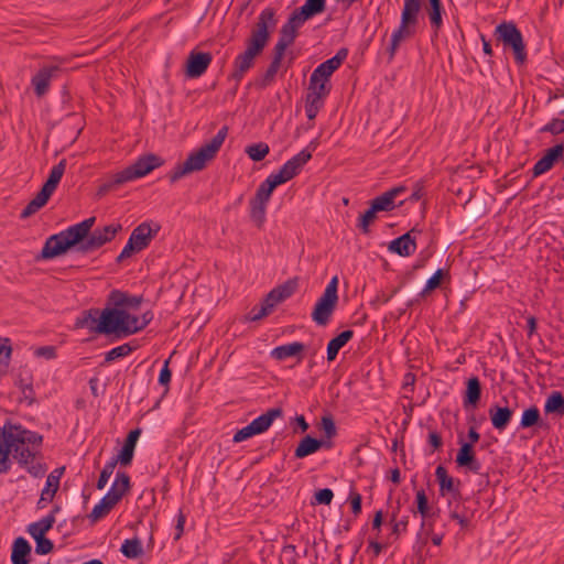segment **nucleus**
Returning <instances> with one entry per match:
<instances>
[{
  "label": "nucleus",
  "mask_w": 564,
  "mask_h": 564,
  "mask_svg": "<svg viewBox=\"0 0 564 564\" xmlns=\"http://www.w3.org/2000/svg\"><path fill=\"white\" fill-rule=\"evenodd\" d=\"M42 436L21 425L11 423L0 426V474L11 469L10 455L34 478L45 475L47 466L42 462Z\"/></svg>",
  "instance_id": "1"
},
{
  "label": "nucleus",
  "mask_w": 564,
  "mask_h": 564,
  "mask_svg": "<svg viewBox=\"0 0 564 564\" xmlns=\"http://www.w3.org/2000/svg\"><path fill=\"white\" fill-rule=\"evenodd\" d=\"M275 9L264 8L251 30L250 36L246 41V50L239 53L232 63V72L229 80H235L236 87L253 66L256 58L263 52L269 43L271 32L276 26Z\"/></svg>",
  "instance_id": "2"
},
{
  "label": "nucleus",
  "mask_w": 564,
  "mask_h": 564,
  "mask_svg": "<svg viewBox=\"0 0 564 564\" xmlns=\"http://www.w3.org/2000/svg\"><path fill=\"white\" fill-rule=\"evenodd\" d=\"M227 134L228 127L224 126L209 142L192 152L184 163L176 165L169 174L171 183H175L186 174L204 170L216 158Z\"/></svg>",
  "instance_id": "3"
},
{
  "label": "nucleus",
  "mask_w": 564,
  "mask_h": 564,
  "mask_svg": "<svg viewBox=\"0 0 564 564\" xmlns=\"http://www.w3.org/2000/svg\"><path fill=\"white\" fill-rule=\"evenodd\" d=\"M163 164V160L155 154H147L139 158L133 164L123 169L122 171L111 175L107 178L98 189V194L102 195L113 189H117L120 185L143 177L154 169L160 167Z\"/></svg>",
  "instance_id": "4"
},
{
  "label": "nucleus",
  "mask_w": 564,
  "mask_h": 564,
  "mask_svg": "<svg viewBox=\"0 0 564 564\" xmlns=\"http://www.w3.org/2000/svg\"><path fill=\"white\" fill-rule=\"evenodd\" d=\"M120 308L107 306L102 311L89 310L84 316L77 318V327H87L90 332L97 334H117L121 336L122 321L120 318Z\"/></svg>",
  "instance_id": "5"
},
{
  "label": "nucleus",
  "mask_w": 564,
  "mask_h": 564,
  "mask_svg": "<svg viewBox=\"0 0 564 564\" xmlns=\"http://www.w3.org/2000/svg\"><path fill=\"white\" fill-rule=\"evenodd\" d=\"M495 36L505 48H511L517 64L522 65L527 61V50L522 33L513 22H502L495 29Z\"/></svg>",
  "instance_id": "6"
},
{
  "label": "nucleus",
  "mask_w": 564,
  "mask_h": 564,
  "mask_svg": "<svg viewBox=\"0 0 564 564\" xmlns=\"http://www.w3.org/2000/svg\"><path fill=\"white\" fill-rule=\"evenodd\" d=\"M337 289L338 278L334 276L313 308L312 319L317 325L325 326L328 324L338 302Z\"/></svg>",
  "instance_id": "7"
},
{
  "label": "nucleus",
  "mask_w": 564,
  "mask_h": 564,
  "mask_svg": "<svg viewBox=\"0 0 564 564\" xmlns=\"http://www.w3.org/2000/svg\"><path fill=\"white\" fill-rule=\"evenodd\" d=\"M317 143L312 141L306 149L288 160L279 170L278 173L271 175L281 185L293 177H295L302 170V167L312 159V153L315 151Z\"/></svg>",
  "instance_id": "8"
},
{
  "label": "nucleus",
  "mask_w": 564,
  "mask_h": 564,
  "mask_svg": "<svg viewBox=\"0 0 564 564\" xmlns=\"http://www.w3.org/2000/svg\"><path fill=\"white\" fill-rule=\"evenodd\" d=\"M122 230L121 224H110L104 226L102 228H96L95 230H90L86 240L77 247V250L82 253H89L95 250H98L106 243L110 242L116 235Z\"/></svg>",
  "instance_id": "9"
},
{
  "label": "nucleus",
  "mask_w": 564,
  "mask_h": 564,
  "mask_svg": "<svg viewBox=\"0 0 564 564\" xmlns=\"http://www.w3.org/2000/svg\"><path fill=\"white\" fill-rule=\"evenodd\" d=\"M62 69L57 65H44L31 78L36 97L41 98L47 94L52 79L59 76Z\"/></svg>",
  "instance_id": "10"
},
{
  "label": "nucleus",
  "mask_w": 564,
  "mask_h": 564,
  "mask_svg": "<svg viewBox=\"0 0 564 564\" xmlns=\"http://www.w3.org/2000/svg\"><path fill=\"white\" fill-rule=\"evenodd\" d=\"M297 19L299 17L292 12L288 21L282 25L279 40L273 48L274 51L285 54L286 48L293 44L299 34V29L304 23V21Z\"/></svg>",
  "instance_id": "11"
},
{
  "label": "nucleus",
  "mask_w": 564,
  "mask_h": 564,
  "mask_svg": "<svg viewBox=\"0 0 564 564\" xmlns=\"http://www.w3.org/2000/svg\"><path fill=\"white\" fill-rule=\"evenodd\" d=\"M297 19L299 17L292 12L288 21L282 25L279 40L273 48L274 51L285 54L286 48L293 44L299 34V29L304 23V21Z\"/></svg>",
  "instance_id": "12"
},
{
  "label": "nucleus",
  "mask_w": 564,
  "mask_h": 564,
  "mask_svg": "<svg viewBox=\"0 0 564 564\" xmlns=\"http://www.w3.org/2000/svg\"><path fill=\"white\" fill-rule=\"evenodd\" d=\"M95 223L96 217L93 216L78 224L69 226L67 229L61 231L59 234L70 248L76 246L79 247L86 240Z\"/></svg>",
  "instance_id": "13"
},
{
  "label": "nucleus",
  "mask_w": 564,
  "mask_h": 564,
  "mask_svg": "<svg viewBox=\"0 0 564 564\" xmlns=\"http://www.w3.org/2000/svg\"><path fill=\"white\" fill-rule=\"evenodd\" d=\"M213 61V55L208 52H198L193 50L187 57L185 75L188 78L200 77Z\"/></svg>",
  "instance_id": "14"
},
{
  "label": "nucleus",
  "mask_w": 564,
  "mask_h": 564,
  "mask_svg": "<svg viewBox=\"0 0 564 564\" xmlns=\"http://www.w3.org/2000/svg\"><path fill=\"white\" fill-rule=\"evenodd\" d=\"M419 234H421V230L413 227L408 232L390 241L388 247L389 251L401 257L412 256L416 250L415 238Z\"/></svg>",
  "instance_id": "15"
},
{
  "label": "nucleus",
  "mask_w": 564,
  "mask_h": 564,
  "mask_svg": "<svg viewBox=\"0 0 564 564\" xmlns=\"http://www.w3.org/2000/svg\"><path fill=\"white\" fill-rule=\"evenodd\" d=\"M404 192H406V187L403 185L392 187L387 192L382 193L381 195L375 197L370 202V204L378 212H391L394 208L400 207L404 204L405 200H400L399 203H395V199Z\"/></svg>",
  "instance_id": "16"
},
{
  "label": "nucleus",
  "mask_w": 564,
  "mask_h": 564,
  "mask_svg": "<svg viewBox=\"0 0 564 564\" xmlns=\"http://www.w3.org/2000/svg\"><path fill=\"white\" fill-rule=\"evenodd\" d=\"M122 497L123 496L119 490H117V485L112 484L106 496L93 508L89 518L94 521L104 518L122 499Z\"/></svg>",
  "instance_id": "17"
},
{
  "label": "nucleus",
  "mask_w": 564,
  "mask_h": 564,
  "mask_svg": "<svg viewBox=\"0 0 564 564\" xmlns=\"http://www.w3.org/2000/svg\"><path fill=\"white\" fill-rule=\"evenodd\" d=\"M348 55L347 48H340L338 52L329 59L321 63L312 73L313 80L316 78H321L324 82H328V78L332 74L337 70L343 62L346 59Z\"/></svg>",
  "instance_id": "18"
},
{
  "label": "nucleus",
  "mask_w": 564,
  "mask_h": 564,
  "mask_svg": "<svg viewBox=\"0 0 564 564\" xmlns=\"http://www.w3.org/2000/svg\"><path fill=\"white\" fill-rule=\"evenodd\" d=\"M160 229V225L154 224L153 228L151 223L144 221L132 230L129 239H131L133 243L142 251L149 247L152 239L158 235Z\"/></svg>",
  "instance_id": "19"
},
{
  "label": "nucleus",
  "mask_w": 564,
  "mask_h": 564,
  "mask_svg": "<svg viewBox=\"0 0 564 564\" xmlns=\"http://www.w3.org/2000/svg\"><path fill=\"white\" fill-rule=\"evenodd\" d=\"M435 476L440 485L441 496L449 495L455 500L460 498V481L449 476L444 466L438 465L436 467Z\"/></svg>",
  "instance_id": "20"
},
{
  "label": "nucleus",
  "mask_w": 564,
  "mask_h": 564,
  "mask_svg": "<svg viewBox=\"0 0 564 564\" xmlns=\"http://www.w3.org/2000/svg\"><path fill=\"white\" fill-rule=\"evenodd\" d=\"M564 143H558L545 151V154L534 164L532 169L533 176H540L550 171L555 162L563 158Z\"/></svg>",
  "instance_id": "21"
},
{
  "label": "nucleus",
  "mask_w": 564,
  "mask_h": 564,
  "mask_svg": "<svg viewBox=\"0 0 564 564\" xmlns=\"http://www.w3.org/2000/svg\"><path fill=\"white\" fill-rule=\"evenodd\" d=\"M305 348L306 347L303 343L293 341L290 344L274 347L271 350L270 356L272 359H274L276 361H284L288 358H295L296 362L300 364L304 359Z\"/></svg>",
  "instance_id": "22"
},
{
  "label": "nucleus",
  "mask_w": 564,
  "mask_h": 564,
  "mask_svg": "<svg viewBox=\"0 0 564 564\" xmlns=\"http://www.w3.org/2000/svg\"><path fill=\"white\" fill-rule=\"evenodd\" d=\"M68 249H70L69 245L66 240L63 239L62 235L55 234L48 237L44 243V247L41 251V254L37 259H53L63 253H65Z\"/></svg>",
  "instance_id": "23"
},
{
  "label": "nucleus",
  "mask_w": 564,
  "mask_h": 564,
  "mask_svg": "<svg viewBox=\"0 0 564 564\" xmlns=\"http://www.w3.org/2000/svg\"><path fill=\"white\" fill-rule=\"evenodd\" d=\"M142 301V296L129 295L128 293L119 290H113L108 295V305L122 310L138 308Z\"/></svg>",
  "instance_id": "24"
},
{
  "label": "nucleus",
  "mask_w": 564,
  "mask_h": 564,
  "mask_svg": "<svg viewBox=\"0 0 564 564\" xmlns=\"http://www.w3.org/2000/svg\"><path fill=\"white\" fill-rule=\"evenodd\" d=\"M332 445L333 444H332L330 441L326 442V441L317 440L315 437L306 435L304 438H302V441L300 442V444L295 448L294 456L296 458H304V457H306L308 455H312V454L316 453L322 447L330 448Z\"/></svg>",
  "instance_id": "25"
},
{
  "label": "nucleus",
  "mask_w": 564,
  "mask_h": 564,
  "mask_svg": "<svg viewBox=\"0 0 564 564\" xmlns=\"http://www.w3.org/2000/svg\"><path fill=\"white\" fill-rule=\"evenodd\" d=\"M415 33V26L411 24H404V21L401 20L399 28L392 33L391 42L388 47L389 61H392L395 56V53L400 46V43L413 36Z\"/></svg>",
  "instance_id": "26"
},
{
  "label": "nucleus",
  "mask_w": 564,
  "mask_h": 564,
  "mask_svg": "<svg viewBox=\"0 0 564 564\" xmlns=\"http://www.w3.org/2000/svg\"><path fill=\"white\" fill-rule=\"evenodd\" d=\"M481 398V384L478 377H471L467 380L466 390L464 394V408L475 409Z\"/></svg>",
  "instance_id": "27"
},
{
  "label": "nucleus",
  "mask_w": 564,
  "mask_h": 564,
  "mask_svg": "<svg viewBox=\"0 0 564 564\" xmlns=\"http://www.w3.org/2000/svg\"><path fill=\"white\" fill-rule=\"evenodd\" d=\"M513 411L508 406L491 405L489 409V416L492 426L499 431H503L510 423Z\"/></svg>",
  "instance_id": "28"
},
{
  "label": "nucleus",
  "mask_w": 564,
  "mask_h": 564,
  "mask_svg": "<svg viewBox=\"0 0 564 564\" xmlns=\"http://www.w3.org/2000/svg\"><path fill=\"white\" fill-rule=\"evenodd\" d=\"M326 9V0H306L305 3L295 9L293 13H295L299 19L302 21H307L313 17L323 13Z\"/></svg>",
  "instance_id": "29"
},
{
  "label": "nucleus",
  "mask_w": 564,
  "mask_h": 564,
  "mask_svg": "<svg viewBox=\"0 0 564 564\" xmlns=\"http://www.w3.org/2000/svg\"><path fill=\"white\" fill-rule=\"evenodd\" d=\"M283 411L281 408L269 409L265 413L261 414L251 422L252 427L257 434L265 432L276 417L282 416Z\"/></svg>",
  "instance_id": "30"
},
{
  "label": "nucleus",
  "mask_w": 564,
  "mask_h": 564,
  "mask_svg": "<svg viewBox=\"0 0 564 564\" xmlns=\"http://www.w3.org/2000/svg\"><path fill=\"white\" fill-rule=\"evenodd\" d=\"M31 553L30 543L22 536L13 542L11 562L12 564H29L28 556Z\"/></svg>",
  "instance_id": "31"
},
{
  "label": "nucleus",
  "mask_w": 564,
  "mask_h": 564,
  "mask_svg": "<svg viewBox=\"0 0 564 564\" xmlns=\"http://www.w3.org/2000/svg\"><path fill=\"white\" fill-rule=\"evenodd\" d=\"M354 337V332L350 329L341 332L327 344V360L334 361L339 350Z\"/></svg>",
  "instance_id": "32"
},
{
  "label": "nucleus",
  "mask_w": 564,
  "mask_h": 564,
  "mask_svg": "<svg viewBox=\"0 0 564 564\" xmlns=\"http://www.w3.org/2000/svg\"><path fill=\"white\" fill-rule=\"evenodd\" d=\"M534 426L544 430L549 427L541 419L540 411L535 405L524 410L520 421V427L522 429H530Z\"/></svg>",
  "instance_id": "33"
},
{
  "label": "nucleus",
  "mask_w": 564,
  "mask_h": 564,
  "mask_svg": "<svg viewBox=\"0 0 564 564\" xmlns=\"http://www.w3.org/2000/svg\"><path fill=\"white\" fill-rule=\"evenodd\" d=\"M280 184L276 182V180L270 174L258 187L256 195L252 200L259 202L261 204H268L270 200V197L272 195V192L276 186Z\"/></svg>",
  "instance_id": "34"
},
{
  "label": "nucleus",
  "mask_w": 564,
  "mask_h": 564,
  "mask_svg": "<svg viewBox=\"0 0 564 564\" xmlns=\"http://www.w3.org/2000/svg\"><path fill=\"white\" fill-rule=\"evenodd\" d=\"M545 414L564 415V395L560 391H552L544 404Z\"/></svg>",
  "instance_id": "35"
},
{
  "label": "nucleus",
  "mask_w": 564,
  "mask_h": 564,
  "mask_svg": "<svg viewBox=\"0 0 564 564\" xmlns=\"http://www.w3.org/2000/svg\"><path fill=\"white\" fill-rule=\"evenodd\" d=\"M421 9V0H404L401 20L404 24L415 26L417 24V15Z\"/></svg>",
  "instance_id": "36"
},
{
  "label": "nucleus",
  "mask_w": 564,
  "mask_h": 564,
  "mask_svg": "<svg viewBox=\"0 0 564 564\" xmlns=\"http://www.w3.org/2000/svg\"><path fill=\"white\" fill-rule=\"evenodd\" d=\"M283 56H284L283 53H280V52L273 50V58L262 77L260 87L264 88L273 83L275 75L281 66Z\"/></svg>",
  "instance_id": "37"
},
{
  "label": "nucleus",
  "mask_w": 564,
  "mask_h": 564,
  "mask_svg": "<svg viewBox=\"0 0 564 564\" xmlns=\"http://www.w3.org/2000/svg\"><path fill=\"white\" fill-rule=\"evenodd\" d=\"M55 523V517L47 514L37 522H33L29 525L28 532L32 538H39V535L45 536V534L53 528Z\"/></svg>",
  "instance_id": "38"
},
{
  "label": "nucleus",
  "mask_w": 564,
  "mask_h": 564,
  "mask_svg": "<svg viewBox=\"0 0 564 564\" xmlns=\"http://www.w3.org/2000/svg\"><path fill=\"white\" fill-rule=\"evenodd\" d=\"M120 318L122 321V336H129L140 332L139 317L130 314L127 310L120 308Z\"/></svg>",
  "instance_id": "39"
},
{
  "label": "nucleus",
  "mask_w": 564,
  "mask_h": 564,
  "mask_svg": "<svg viewBox=\"0 0 564 564\" xmlns=\"http://www.w3.org/2000/svg\"><path fill=\"white\" fill-rule=\"evenodd\" d=\"M66 164V160L62 159L56 165H54L50 172L48 178L43 186L54 193L64 175Z\"/></svg>",
  "instance_id": "40"
},
{
  "label": "nucleus",
  "mask_w": 564,
  "mask_h": 564,
  "mask_svg": "<svg viewBox=\"0 0 564 564\" xmlns=\"http://www.w3.org/2000/svg\"><path fill=\"white\" fill-rule=\"evenodd\" d=\"M120 551L128 558H138L143 554L142 543L137 538L124 540Z\"/></svg>",
  "instance_id": "41"
},
{
  "label": "nucleus",
  "mask_w": 564,
  "mask_h": 564,
  "mask_svg": "<svg viewBox=\"0 0 564 564\" xmlns=\"http://www.w3.org/2000/svg\"><path fill=\"white\" fill-rule=\"evenodd\" d=\"M475 458L474 446L471 443H462L460 448L456 455V464L463 467Z\"/></svg>",
  "instance_id": "42"
},
{
  "label": "nucleus",
  "mask_w": 564,
  "mask_h": 564,
  "mask_svg": "<svg viewBox=\"0 0 564 564\" xmlns=\"http://www.w3.org/2000/svg\"><path fill=\"white\" fill-rule=\"evenodd\" d=\"M267 205L250 199V217L257 227H261L265 220Z\"/></svg>",
  "instance_id": "43"
},
{
  "label": "nucleus",
  "mask_w": 564,
  "mask_h": 564,
  "mask_svg": "<svg viewBox=\"0 0 564 564\" xmlns=\"http://www.w3.org/2000/svg\"><path fill=\"white\" fill-rule=\"evenodd\" d=\"M326 83L327 82H324L321 78L313 80V75H311L307 93H312L313 95L325 99L330 91V88L327 87Z\"/></svg>",
  "instance_id": "44"
},
{
  "label": "nucleus",
  "mask_w": 564,
  "mask_h": 564,
  "mask_svg": "<svg viewBox=\"0 0 564 564\" xmlns=\"http://www.w3.org/2000/svg\"><path fill=\"white\" fill-rule=\"evenodd\" d=\"M12 348L9 339L0 338V377L7 371Z\"/></svg>",
  "instance_id": "45"
},
{
  "label": "nucleus",
  "mask_w": 564,
  "mask_h": 564,
  "mask_svg": "<svg viewBox=\"0 0 564 564\" xmlns=\"http://www.w3.org/2000/svg\"><path fill=\"white\" fill-rule=\"evenodd\" d=\"M247 154L253 161H261L269 153V145L263 142L254 143L246 149Z\"/></svg>",
  "instance_id": "46"
},
{
  "label": "nucleus",
  "mask_w": 564,
  "mask_h": 564,
  "mask_svg": "<svg viewBox=\"0 0 564 564\" xmlns=\"http://www.w3.org/2000/svg\"><path fill=\"white\" fill-rule=\"evenodd\" d=\"M377 213L379 212L370 204V207L359 217L357 226L364 234L369 232V226L375 221Z\"/></svg>",
  "instance_id": "47"
},
{
  "label": "nucleus",
  "mask_w": 564,
  "mask_h": 564,
  "mask_svg": "<svg viewBox=\"0 0 564 564\" xmlns=\"http://www.w3.org/2000/svg\"><path fill=\"white\" fill-rule=\"evenodd\" d=\"M444 276L445 272L443 269L436 270V272L427 280L425 288L420 293V296L425 297L431 291L437 289Z\"/></svg>",
  "instance_id": "48"
},
{
  "label": "nucleus",
  "mask_w": 564,
  "mask_h": 564,
  "mask_svg": "<svg viewBox=\"0 0 564 564\" xmlns=\"http://www.w3.org/2000/svg\"><path fill=\"white\" fill-rule=\"evenodd\" d=\"M132 351V347L129 344H123L110 349L105 357L106 362H111L118 358L126 357Z\"/></svg>",
  "instance_id": "49"
},
{
  "label": "nucleus",
  "mask_w": 564,
  "mask_h": 564,
  "mask_svg": "<svg viewBox=\"0 0 564 564\" xmlns=\"http://www.w3.org/2000/svg\"><path fill=\"white\" fill-rule=\"evenodd\" d=\"M117 466V460H109L102 468L98 481H97V488L99 490L104 489L111 477L115 468Z\"/></svg>",
  "instance_id": "50"
},
{
  "label": "nucleus",
  "mask_w": 564,
  "mask_h": 564,
  "mask_svg": "<svg viewBox=\"0 0 564 564\" xmlns=\"http://www.w3.org/2000/svg\"><path fill=\"white\" fill-rule=\"evenodd\" d=\"M416 507H417V512L422 516L423 519H426L431 516V510H430V507H429V500H427V497L425 495V491L423 489L419 490L416 492Z\"/></svg>",
  "instance_id": "51"
},
{
  "label": "nucleus",
  "mask_w": 564,
  "mask_h": 564,
  "mask_svg": "<svg viewBox=\"0 0 564 564\" xmlns=\"http://www.w3.org/2000/svg\"><path fill=\"white\" fill-rule=\"evenodd\" d=\"M35 540V552L40 555L48 554L53 551L54 544L53 542L42 535H39V538H33Z\"/></svg>",
  "instance_id": "52"
},
{
  "label": "nucleus",
  "mask_w": 564,
  "mask_h": 564,
  "mask_svg": "<svg viewBox=\"0 0 564 564\" xmlns=\"http://www.w3.org/2000/svg\"><path fill=\"white\" fill-rule=\"evenodd\" d=\"M58 476L48 475L42 494L46 495V497H48V500H53L55 494L58 490Z\"/></svg>",
  "instance_id": "53"
},
{
  "label": "nucleus",
  "mask_w": 564,
  "mask_h": 564,
  "mask_svg": "<svg viewBox=\"0 0 564 564\" xmlns=\"http://www.w3.org/2000/svg\"><path fill=\"white\" fill-rule=\"evenodd\" d=\"M112 484H116L117 490L124 496L130 489V477L126 471H118Z\"/></svg>",
  "instance_id": "54"
},
{
  "label": "nucleus",
  "mask_w": 564,
  "mask_h": 564,
  "mask_svg": "<svg viewBox=\"0 0 564 564\" xmlns=\"http://www.w3.org/2000/svg\"><path fill=\"white\" fill-rule=\"evenodd\" d=\"M541 132H550L551 134H560L564 132V119L554 118L540 129Z\"/></svg>",
  "instance_id": "55"
},
{
  "label": "nucleus",
  "mask_w": 564,
  "mask_h": 564,
  "mask_svg": "<svg viewBox=\"0 0 564 564\" xmlns=\"http://www.w3.org/2000/svg\"><path fill=\"white\" fill-rule=\"evenodd\" d=\"M392 533L399 536L401 533L406 532L409 524V517H403L401 520L397 521V511L391 514Z\"/></svg>",
  "instance_id": "56"
},
{
  "label": "nucleus",
  "mask_w": 564,
  "mask_h": 564,
  "mask_svg": "<svg viewBox=\"0 0 564 564\" xmlns=\"http://www.w3.org/2000/svg\"><path fill=\"white\" fill-rule=\"evenodd\" d=\"M271 314L264 306L256 305L247 314L246 319L249 322H258Z\"/></svg>",
  "instance_id": "57"
},
{
  "label": "nucleus",
  "mask_w": 564,
  "mask_h": 564,
  "mask_svg": "<svg viewBox=\"0 0 564 564\" xmlns=\"http://www.w3.org/2000/svg\"><path fill=\"white\" fill-rule=\"evenodd\" d=\"M321 429L324 431L328 438H333L337 434L334 419L330 415H325L322 417Z\"/></svg>",
  "instance_id": "58"
},
{
  "label": "nucleus",
  "mask_w": 564,
  "mask_h": 564,
  "mask_svg": "<svg viewBox=\"0 0 564 564\" xmlns=\"http://www.w3.org/2000/svg\"><path fill=\"white\" fill-rule=\"evenodd\" d=\"M134 449L123 445L120 454L117 457H112L111 460H117V464L120 463L122 466L130 465L133 458Z\"/></svg>",
  "instance_id": "59"
},
{
  "label": "nucleus",
  "mask_w": 564,
  "mask_h": 564,
  "mask_svg": "<svg viewBox=\"0 0 564 564\" xmlns=\"http://www.w3.org/2000/svg\"><path fill=\"white\" fill-rule=\"evenodd\" d=\"M427 13H429V18H430L432 26L435 30H438L443 24V19H442L443 7L429 8Z\"/></svg>",
  "instance_id": "60"
},
{
  "label": "nucleus",
  "mask_w": 564,
  "mask_h": 564,
  "mask_svg": "<svg viewBox=\"0 0 564 564\" xmlns=\"http://www.w3.org/2000/svg\"><path fill=\"white\" fill-rule=\"evenodd\" d=\"M253 435H257V433H256L254 429L252 427L251 423H249L247 426H245L236 432L232 441L235 443H240L242 441H246V440L252 437Z\"/></svg>",
  "instance_id": "61"
},
{
  "label": "nucleus",
  "mask_w": 564,
  "mask_h": 564,
  "mask_svg": "<svg viewBox=\"0 0 564 564\" xmlns=\"http://www.w3.org/2000/svg\"><path fill=\"white\" fill-rule=\"evenodd\" d=\"M140 248H138L131 239H128V242L117 257V262H122L123 260L130 258L134 252H140Z\"/></svg>",
  "instance_id": "62"
},
{
  "label": "nucleus",
  "mask_w": 564,
  "mask_h": 564,
  "mask_svg": "<svg viewBox=\"0 0 564 564\" xmlns=\"http://www.w3.org/2000/svg\"><path fill=\"white\" fill-rule=\"evenodd\" d=\"M349 501L351 506V511L355 517H358L361 513V503L362 497L359 492L351 490L349 494Z\"/></svg>",
  "instance_id": "63"
},
{
  "label": "nucleus",
  "mask_w": 564,
  "mask_h": 564,
  "mask_svg": "<svg viewBox=\"0 0 564 564\" xmlns=\"http://www.w3.org/2000/svg\"><path fill=\"white\" fill-rule=\"evenodd\" d=\"M315 501L318 505H329L333 500L334 494L332 489L324 488L315 492Z\"/></svg>",
  "instance_id": "64"
}]
</instances>
